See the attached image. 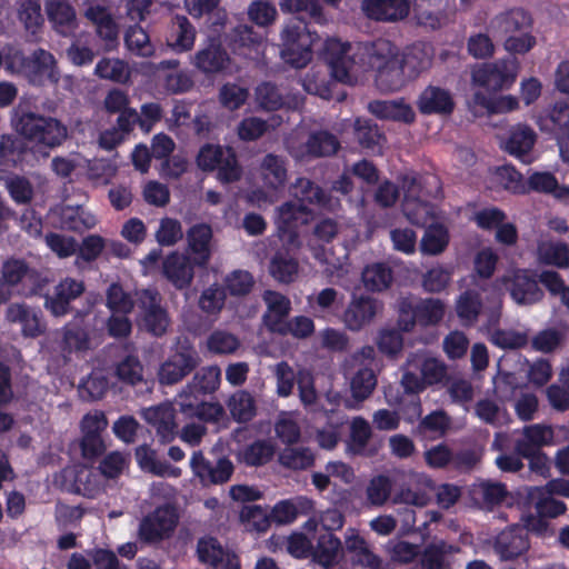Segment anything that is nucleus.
I'll list each match as a JSON object with an SVG mask.
<instances>
[{
    "instance_id": "nucleus-1",
    "label": "nucleus",
    "mask_w": 569,
    "mask_h": 569,
    "mask_svg": "<svg viewBox=\"0 0 569 569\" xmlns=\"http://www.w3.org/2000/svg\"><path fill=\"white\" fill-rule=\"evenodd\" d=\"M365 52L380 91L395 92L405 87L409 79L399 60V49L392 41L378 38L365 44Z\"/></svg>"
},
{
    "instance_id": "nucleus-2",
    "label": "nucleus",
    "mask_w": 569,
    "mask_h": 569,
    "mask_svg": "<svg viewBox=\"0 0 569 569\" xmlns=\"http://www.w3.org/2000/svg\"><path fill=\"white\" fill-rule=\"evenodd\" d=\"M11 123L19 136L47 149L61 146L68 136L60 120L31 111L21 103L12 111Z\"/></svg>"
},
{
    "instance_id": "nucleus-3",
    "label": "nucleus",
    "mask_w": 569,
    "mask_h": 569,
    "mask_svg": "<svg viewBox=\"0 0 569 569\" xmlns=\"http://www.w3.org/2000/svg\"><path fill=\"white\" fill-rule=\"evenodd\" d=\"M532 26V16L523 8L509 9L491 21L493 30L505 38V49L511 54H525L536 46Z\"/></svg>"
},
{
    "instance_id": "nucleus-4",
    "label": "nucleus",
    "mask_w": 569,
    "mask_h": 569,
    "mask_svg": "<svg viewBox=\"0 0 569 569\" xmlns=\"http://www.w3.org/2000/svg\"><path fill=\"white\" fill-rule=\"evenodd\" d=\"M346 549L351 562L362 569H395L393 562L410 563L419 555V547L408 541L397 542L391 550V560H385L375 553L366 539L358 533L346 538Z\"/></svg>"
},
{
    "instance_id": "nucleus-5",
    "label": "nucleus",
    "mask_w": 569,
    "mask_h": 569,
    "mask_svg": "<svg viewBox=\"0 0 569 569\" xmlns=\"http://www.w3.org/2000/svg\"><path fill=\"white\" fill-rule=\"evenodd\" d=\"M319 36L306 21L290 20L281 31V58L295 68H305L312 60V47Z\"/></svg>"
},
{
    "instance_id": "nucleus-6",
    "label": "nucleus",
    "mask_w": 569,
    "mask_h": 569,
    "mask_svg": "<svg viewBox=\"0 0 569 569\" xmlns=\"http://www.w3.org/2000/svg\"><path fill=\"white\" fill-rule=\"evenodd\" d=\"M445 316V305L440 299L427 298L413 302L402 298L399 302L398 323L401 330L411 331L418 323L422 327L439 323Z\"/></svg>"
},
{
    "instance_id": "nucleus-7",
    "label": "nucleus",
    "mask_w": 569,
    "mask_h": 569,
    "mask_svg": "<svg viewBox=\"0 0 569 569\" xmlns=\"http://www.w3.org/2000/svg\"><path fill=\"white\" fill-rule=\"evenodd\" d=\"M178 521L179 516L173 506H159L141 519L138 529L139 540L148 545L167 540L173 535Z\"/></svg>"
},
{
    "instance_id": "nucleus-8",
    "label": "nucleus",
    "mask_w": 569,
    "mask_h": 569,
    "mask_svg": "<svg viewBox=\"0 0 569 569\" xmlns=\"http://www.w3.org/2000/svg\"><path fill=\"white\" fill-rule=\"evenodd\" d=\"M201 358L196 348L189 342L180 343L176 351L161 363L158 378L164 386H172L180 382L200 365Z\"/></svg>"
},
{
    "instance_id": "nucleus-9",
    "label": "nucleus",
    "mask_w": 569,
    "mask_h": 569,
    "mask_svg": "<svg viewBox=\"0 0 569 569\" xmlns=\"http://www.w3.org/2000/svg\"><path fill=\"white\" fill-rule=\"evenodd\" d=\"M136 296L143 328L154 337H162L168 330L170 318L161 305L160 293L156 289H142Z\"/></svg>"
},
{
    "instance_id": "nucleus-10",
    "label": "nucleus",
    "mask_w": 569,
    "mask_h": 569,
    "mask_svg": "<svg viewBox=\"0 0 569 569\" xmlns=\"http://www.w3.org/2000/svg\"><path fill=\"white\" fill-rule=\"evenodd\" d=\"M518 67L512 57L485 63L472 71V81L489 91L507 90L516 81Z\"/></svg>"
},
{
    "instance_id": "nucleus-11",
    "label": "nucleus",
    "mask_w": 569,
    "mask_h": 569,
    "mask_svg": "<svg viewBox=\"0 0 569 569\" xmlns=\"http://www.w3.org/2000/svg\"><path fill=\"white\" fill-rule=\"evenodd\" d=\"M190 468L194 478L204 488L227 483L234 472L233 462L228 457H219L211 461L201 450L193 451Z\"/></svg>"
},
{
    "instance_id": "nucleus-12",
    "label": "nucleus",
    "mask_w": 569,
    "mask_h": 569,
    "mask_svg": "<svg viewBox=\"0 0 569 569\" xmlns=\"http://www.w3.org/2000/svg\"><path fill=\"white\" fill-rule=\"evenodd\" d=\"M350 49V43L336 38L327 39L322 49V59L329 66L332 77L343 83L351 82V71L356 64L355 58L349 54Z\"/></svg>"
},
{
    "instance_id": "nucleus-13",
    "label": "nucleus",
    "mask_w": 569,
    "mask_h": 569,
    "mask_svg": "<svg viewBox=\"0 0 569 569\" xmlns=\"http://www.w3.org/2000/svg\"><path fill=\"white\" fill-rule=\"evenodd\" d=\"M492 548L501 561H513L527 553L530 541L523 528L511 526L495 537Z\"/></svg>"
},
{
    "instance_id": "nucleus-14",
    "label": "nucleus",
    "mask_w": 569,
    "mask_h": 569,
    "mask_svg": "<svg viewBox=\"0 0 569 569\" xmlns=\"http://www.w3.org/2000/svg\"><path fill=\"white\" fill-rule=\"evenodd\" d=\"M194 258L172 251L162 260L163 277L178 290L187 289L194 278Z\"/></svg>"
},
{
    "instance_id": "nucleus-15",
    "label": "nucleus",
    "mask_w": 569,
    "mask_h": 569,
    "mask_svg": "<svg viewBox=\"0 0 569 569\" xmlns=\"http://www.w3.org/2000/svg\"><path fill=\"white\" fill-rule=\"evenodd\" d=\"M341 144L338 137L328 130L312 131L293 157L298 160L328 158L337 154Z\"/></svg>"
},
{
    "instance_id": "nucleus-16",
    "label": "nucleus",
    "mask_w": 569,
    "mask_h": 569,
    "mask_svg": "<svg viewBox=\"0 0 569 569\" xmlns=\"http://www.w3.org/2000/svg\"><path fill=\"white\" fill-rule=\"evenodd\" d=\"M417 108L423 116H450L456 108V102L448 89L429 84L419 94Z\"/></svg>"
},
{
    "instance_id": "nucleus-17",
    "label": "nucleus",
    "mask_w": 569,
    "mask_h": 569,
    "mask_svg": "<svg viewBox=\"0 0 569 569\" xmlns=\"http://www.w3.org/2000/svg\"><path fill=\"white\" fill-rule=\"evenodd\" d=\"M362 11L367 18L378 22H398L410 13L409 0H363Z\"/></svg>"
},
{
    "instance_id": "nucleus-18",
    "label": "nucleus",
    "mask_w": 569,
    "mask_h": 569,
    "mask_svg": "<svg viewBox=\"0 0 569 569\" xmlns=\"http://www.w3.org/2000/svg\"><path fill=\"white\" fill-rule=\"evenodd\" d=\"M197 553L199 561L209 565L212 569H240L238 556L226 551L213 537L199 539Z\"/></svg>"
},
{
    "instance_id": "nucleus-19",
    "label": "nucleus",
    "mask_w": 569,
    "mask_h": 569,
    "mask_svg": "<svg viewBox=\"0 0 569 569\" xmlns=\"http://www.w3.org/2000/svg\"><path fill=\"white\" fill-rule=\"evenodd\" d=\"M555 431L549 425L533 423L525 426L521 438L515 442V452L519 456H532L543 447L553 443Z\"/></svg>"
},
{
    "instance_id": "nucleus-20",
    "label": "nucleus",
    "mask_w": 569,
    "mask_h": 569,
    "mask_svg": "<svg viewBox=\"0 0 569 569\" xmlns=\"http://www.w3.org/2000/svg\"><path fill=\"white\" fill-rule=\"evenodd\" d=\"M213 233L208 223H196L187 231V248L199 268H206L211 258Z\"/></svg>"
},
{
    "instance_id": "nucleus-21",
    "label": "nucleus",
    "mask_w": 569,
    "mask_h": 569,
    "mask_svg": "<svg viewBox=\"0 0 569 569\" xmlns=\"http://www.w3.org/2000/svg\"><path fill=\"white\" fill-rule=\"evenodd\" d=\"M46 12L52 28L61 36L74 33L78 28L76 9L68 0H47Z\"/></svg>"
},
{
    "instance_id": "nucleus-22",
    "label": "nucleus",
    "mask_w": 569,
    "mask_h": 569,
    "mask_svg": "<svg viewBox=\"0 0 569 569\" xmlns=\"http://www.w3.org/2000/svg\"><path fill=\"white\" fill-rule=\"evenodd\" d=\"M230 61L227 50L219 39L210 38L194 57V66L206 74L218 73L226 69Z\"/></svg>"
},
{
    "instance_id": "nucleus-23",
    "label": "nucleus",
    "mask_w": 569,
    "mask_h": 569,
    "mask_svg": "<svg viewBox=\"0 0 569 569\" xmlns=\"http://www.w3.org/2000/svg\"><path fill=\"white\" fill-rule=\"evenodd\" d=\"M511 298L518 305H533L543 298V291L539 287L536 276L527 270H518L509 287Z\"/></svg>"
},
{
    "instance_id": "nucleus-24",
    "label": "nucleus",
    "mask_w": 569,
    "mask_h": 569,
    "mask_svg": "<svg viewBox=\"0 0 569 569\" xmlns=\"http://www.w3.org/2000/svg\"><path fill=\"white\" fill-rule=\"evenodd\" d=\"M196 29L190 20L183 14H174L171 18L167 43L176 52H187L193 48Z\"/></svg>"
},
{
    "instance_id": "nucleus-25",
    "label": "nucleus",
    "mask_w": 569,
    "mask_h": 569,
    "mask_svg": "<svg viewBox=\"0 0 569 569\" xmlns=\"http://www.w3.org/2000/svg\"><path fill=\"white\" fill-rule=\"evenodd\" d=\"M326 423L316 430V441L320 448L332 450L341 439L342 429L347 423V416L336 409L325 410Z\"/></svg>"
},
{
    "instance_id": "nucleus-26",
    "label": "nucleus",
    "mask_w": 569,
    "mask_h": 569,
    "mask_svg": "<svg viewBox=\"0 0 569 569\" xmlns=\"http://www.w3.org/2000/svg\"><path fill=\"white\" fill-rule=\"evenodd\" d=\"M537 124L542 132L549 133L555 139L569 133V102L556 101L552 108L538 118Z\"/></svg>"
},
{
    "instance_id": "nucleus-27",
    "label": "nucleus",
    "mask_w": 569,
    "mask_h": 569,
    "mask_svg": "<svg viewBox=\"0 0 569 569\" xmlns=\"http://www.w3.org/2000/svg\"><path fill=\"white\" fill-rule=\"evenodd\" d=\"M291 194L302 204H312L321 209L331 208V196L312 180L301 177L290 188Z\"/></svg>"
},
{
    "instance_id": "nucleus-28",
    "label": "nucleus",
    "mask_w": 569,
    "mask_h": 569,
    "mask_svg": "<svg viewBox=\"0 0 569 569\" xmlns=\"http://www.w3.org/2000/svg\"><path fill=\"white\" fill-rule=\"evenodd\" d=\"M457 550L445 540L430 542L425 546L422 551L419 550L417 560L409 569H446L448 567L447 556Z\"/></svg>"
},
{
    "instance_id": "nucleus-29",
    "label": "nucleus",
    "mask_w": 569,
    "mask_h": 569,
    "mask_svg": "<svg viewBox=\"0 0 569 569\" xmlns=\"http://www.w3.org/2000/svg\"><path fill=\"white\" fill-rule=\"evenodd\" d=\"M369 111L379 119L412 123L416 113L412 107L400 100H373L369 103Z\"/></svg>"
},
{
    "instance_id": "nucleus-30",
    "label": "nucleus",
    "mask_w": 569,
    "mask_h": 569,
    "mask_svg": "<svg viewBox=\"0 0 569 569\" xmlns=\"http://www.w3.org/2000/svg\"><path fill=\"white\" fill-rule=\"evenodd\" d=\"M376 311L375 299L365 296L353 298L343 313V321L348 329L358 331L372 320Z\"/></svg>"
},
{
    "instance_id": "nucleus-31",
    "label": "nucleus",
    "mask_w": 569,
    "mask_h": 569,
    "mask_svg": "<svg viewBox=\"0 0 569 569\" xmlns=\"http://www.w3.org/2000/svg\"><path fill=\"white\" fill-rule=\"evenodd\" d=\"M355 137L365 151L372 154L381 153L386 137L371 119L358 118L355 121Z\"/></svg>"
},
{
    "instance_id": "nucleus-32",
    "label": "nucleus",
    "mask_w": 569,
    "mask_h": 569,
    "mask_svg": "<svg viewBox=\"0 0 569 569\" xmlns=\"http://www.w3.org/2000/svg\"><path fill=\"white\" fill-rule=\"evenodd\" d=\"M276 446L269 439H256L242 447L239 460L247 467H262L273 460Z\"/></svg>"
},
{
    "instance_id": "nucleus-33",
    "label": "nucleus",
    "mask_w": 569,
    "mask_h": 569,
    "mask_svg": "<svg viewBox=\"0 0 569 569\" xmlns=\"http://www.w3.org/2000/svg\"><path fill=\"white\" fill-rule=\"evenodd\" d=\"M528 500L538 515L548 519L557 518L567 510V506L563 501L556 499L542 487L531 488L528 492Z\"/></svg>"
},
{
    "instance_id": "nucleus-34",
    "label": "nucleus",
    "mask_w": 569,
    "mask_h": 569,
    "mask_svg": "<svg viewBox=\"0 0 569 569\" xmlns=\"http://www.w3.org/2000/svg\"><path fill=\"white\" fill-rule=\"evenodd\" d=\"M278 462L289 470H308L315 466L316 455L309 447L287 446L279 452Z\"/></svg>"
},
{
    "instance_id": "nucleus-35",
    "label": "nucleus",
    "mask_w": 569,
    "mask_h": 569,
    "mask_svg": "<svg viewBox=\"0 0 569 569\" xmlns=\"http://www.w3.org/2000/svg\"><path fill=\"white\" fill-rule=\"evenodd\" d=\"M399 60L409 80L419 77L431 64V56L421 43L408 46Z\"/></svg>"
},
{
    "instance_id": "nucleus-36",
    "label": "nucleus",
    "mask_w": 569,
    "mask_h": 569,
    "mask_svg": "<svg viewBox=\"0 0 569 569\" xmlns=\"http://www.w3.org/2000/svg\"><path fill=\"white\" fill-rule=\"evenodd\" d=\"M7 318L11 322H19L26 337L36 338L44 330L38 312L26 305L10 306L7 310Z\"/></svg>"
},
{
    "instance_id": "nucleus-37",
    "label": "nucleus",
    "mask_w": 569,
    "mask_h": 569,
    "mask_svg": "<svg viewBox=\"0 0 569 569\" xmlns=\"http://www.w3.org/2000/svg\"><path fill=\"white\" fill-rule=\"evenodd\" d=\"M535 131L527 124L512 128L505 142V150L516 158L522 159L532 150L536 142Z\"/></svg>"
},
{
    "instance_id": "nucleus-38",
    "label": "nucleus",
    "mask_w": 569,
    "mask_h": 569,
    "mask_svg": "<svg viewBox=\"0 0 569 569\" xmlns=\"http://www.w3.org/2000/svg\"><path fill=\"white\" fill-rule=\"evenodd\" d=\"M341 550V540L333 532L325 531L318 536L317 545L312 552L313 560L323 567L332 566L337 562Z\"/></svg>"
},
{
    "instance_id": "nucleus-39",
    "label": "nucleus",
    "mask_w": 569,
    "mask_h": 569,
    "mask_svg": "<svg viewBox=\"0 0 569 569\" xmlns=\"http://www.w3.org/2000/svg\"><path fill=\"white\" fill-rule=\"evenodd\" d=\"M482 310L480 293L476 290H466L456 301V313L465 327L473 326Z\"/></svg>"
},
{
    "instance_id": "nucleus-40",
    "label": "nucleus",
    "mask_w": 569,
    "mask_h": 569,
    "mask_svg": "<svg viewBox=\"0 0 569 569\" xmlns=\"http://www.w3.org/2000/svg\"><path fill=\"white\" fill-rule=\"evenodd\" d=\"M227 406L232 419L239 423H247L257 415L256 400L247 390H238L232 393Z\"/></svg>"
},
{
    "instance_id": "nucleus-41",
    "label": "nucleus",
    "mask_w": 569,
    "mask_h": 569,
    "mask_svg": "<svg viewBox=\"0 0 569 569\" xmlns=\"http://www.w3.org/2000/svg\"><path fill=\"white\" fill-rule=\"evenodd\" d=\"M261 176L267 187L278 190L287 181L286 160L277 154L268 153L261 162Z\"/></svg>"
},
{
    "instance_id": "nucleus-42",
    "label": "nucleus",
    "mask_w": 569,
    "mask_h": 569,
    "mask_svg": "<svg viewBox=\"0 0 569 569\" xmlns=\"http://www.w3.org/2000/svg\"><path fill=\"white\" fill-rule=\"evenodd\" d=\"M307 212V209L302 204H296L293 202H284L278 210V217L276 224L280 234H288L290 238L297 236V229L300 223V218Z\"/></svg>"
},
{
    "instance_id": "nucleus-43",
    "label": "nucleus",
    "mask_w": 569,
    "mask_h": 569,
    "mask_svg": "<svg viewBox=\"0 0 569 569\" xmlns=\"http://www.w3.org/2000/svg\"><path fill=\"white\" fill-rule=\"evenodd\" d=\"M393 280L392 269L385 262H376L367 266L362 271V281L370 291H383L391 286Z\"/></svg>"
},
{
    "instance_id": "nucleus-44",
    "label": "nucleus",
    "mask_w": 569,
    "mask_h": 569,
    "mask_svg": "<svg viewBox=\"0 0 569 569\" xmlns=\"http://www.w3.org/2000/svg\"><path fill=\"white\" fill-rule=\"evenodd\" d=\"M226 299L224 287L212 283L202 290L198 299V307L208 318H217L226 305Z\"/></svg>"
},
{
    "instance_id": "nucleus-45",
    "label": "nucleus",
    "mask_w": 569,
    "mask_h": 569,
    "mask_svg": "<svg viewBox=\"0 0 569 569\" xmlns=\"http://www.w3.org/2000/svg\"><path fill=\"white\" fill-rule=\"evenodd\" d=\"M425 228L426 231L420 242L421 251L432 256L445 251L449 243L448 229L439 222H432Z\"/></svg>"
},
{
    "instance_id": "nucleus-46",
    "label": "nucleus",
    "mask_w": 569,
    "mask_h": 569,
    "mask_svg": "<svg viewBox=\"0 0 569 569\" xmlns=\"http://www.w3.org/2000/svg\"><path fill=\"white\" fill-rule=\"evenodd\" d=\"M89 333L82 325L69 322L63 327L60 342L63 352L84 351L89 349Z\"/></svg>"
},
{
    "instance_id": "nucleus-47",
    "label": "nucleus",
    "mask_w": 569,
    "mask_h": 569,
    "mask_svg": "<svg viewBox=\"0 0 569 569\" xmlns=\"http://www.w3.org/2000/svg\"><path fill=\"white\" fill-rule=\"evenodd\" d=\"M31 70L33 73V81L38 78L39 82H42V79L46 78L51 83H58L60 76L56 70V60L52 53L38 49L33 53V58L31 60Z\"/></svg>"
},
{
    "instance_id": "nucleus-48",
    "label": "nucleus",
    "mask_w": 569,
    "mask_h": 569,
    "mask_svg": "<svg viewBox=\"0 0 569 569\" xmlns=\"http://www.w3.org/2000/svg\"><path fill=\"white\" fill-rule=\"evenodd\" d=\"M402 210L409 222L415 226L425 228L433 222V207L428 201L419 198L403 200Z\"/></svg>"
},
{
    "instance_id": "nucleus-49",
    "label": "nucleus",
    "mask_w": 569,
    "mask_h": 569,
    "mask_svg": "<svg viewBox=\"0 0 569 569\" xmlns=\"http://www.w3.org/2000/svg\"><path fill=\"white\" fill-rule=\"evenodd\" d=\"M221 371L217 366L203 367L198 370L188 385L191 393H212L220 385Z\"/></svg>"
},
{
    "instance_id": "nucleus-50",
    "label": "nucleus",
    "mask_w": 569,
    "mask_h": 569,
    "mask_svg": "<svg viewBox=\"0 0 569 569\" xmlns=\"http://www.w3.org/2000/svg\"><path fill=\"white\" fill-rule=\"evenodd\" d=\"M149 420L154 425L157 436L162 443H169L174 439L177 423L174 421V413L170 408H156Z\"/></svg>"
},
{
    "instance_id": "nucleus-51",
    "label": "nucleus",
    "mask_w": 569,
    "mask_h": 569,
    "mask_svg": "<svg viewBox=\"0 0 569 569\" xmlns=\"http://www.w3.org/2000/svg\"><path fill=\"white\" fill-rule=\"evenodd\" d=\"M94 74L117 83H126L130 78L127 63L120 59L102 58L94 68Z\"/></svg>"
},
{
    "instance_id": "nucleus-52",
    "label": "nucleus",
    "mask_w": 569,
    "mask_h": 569,
    "mask_svg": "<svg viewBox=\"0 0 569 569\" xmlns=\"http://www.w3.org/2000/svg\"><path fill=\"white\" fill-rule=\"evenodd\" d=\"M371 435L372 431L369 422L361 417L355 418L350 425V436L347 441L348 451L353 455H362Z\"/></svg>"
},
{
    "instance_id": "nucleus-53",
    "label": "nucleus",
    "mask_w": 569,
    "mask_h": 569,
    "mask_svg": "<svg viewBox=\"0 0 569 569\" xmlns=\"http://www.w3.org/2000/svg\"><path fill=\"white\" fill-rule=\"evenodd\" d=\"M117 378L129 386H136L143 380V366L137 355H127L116 367Z\"/></svg>"
},
{
    "instance_id": "nucleus-54",
    "label": "nucleus",
    "mask_w": 569,
    "mask_h": 569,
    "mask_svg": "<svg viewBox=\"0 0 569 569\" xmlns=\"http://www.w3.org/2000/svg\"><path fill=\"white\" fill-rule=\"evenodd\" d=\"M124 43L128 50L136 56L150 57L154 51L149 34L138 24L128 28L124 34Z\"/></svg>"
},
{
    "instance_id": "nucleus-55",
    "label": "nucleus",
    "mask_w": 569,
    "mask_h": 569,
    "mask_svg": "<svg viewBox=\"0 0 569 569\" xmlns=\"http://www.w3.org/2000/svg\"><path fill=\"white\" fill-rule=\"evenodd\" d=\"M279 6L284 13L303 12L317 23L326 21L319 0H280Z\"/></svg>"
},
{
    "instance_id": "nucleus-56",
    "label": "nucleus",
    "mask_w": 569,
    "mask_h": 569,
    "mask_svg": "<svg viewBox=\"0 0 569 569\" xmlns=\"http://www.w3.org/2000/svg\"><path fill=\"white\" fill-rule=\"evenodd\" d=\"M539 260L546 266L567 268L569 266V249L566 243H543L538 248Z\"/></svg>"
},
{
    "instance_id": "nucleus-57",
    "label": "nucleus",
    "mask_w": 569,
    "mask_h": 569,
    "mask_svg": "<svg viewBox=\"0 0 569 569\" xmlns=\"http://www.w3.org/2000/svg\"><path fill=\"white\" fill-rule=\"evenodd\" d=\"M298 268V262L293 258L278 252L270 261L269 271L277 281L290 283L297 276Z\"/></svg>"
},
{
    "instance_id": "nucleus-58",
    "label": "nucleus",
    "mask_w": 569,
    "mask_h": 569,
    "mask_svg": "<svg viewBox=\"0 0 569 569\" xmlns=\"http://www.w3.org/2000/svg\"><path fill=\"white\" fill-rule=\"evenodd\" d=\"M136 301L126 292L119 282H113L107 290V307L113 313L128 315L134 308Z\"/></svg>"
},
{
    "instance_id": "nucleus-59",
    "label": "nucleus",
    "mask_w": 569,
    "mask_h": 569,
    "mask_svg": "<svg viewBox=\"0 0 569 569\" xmlns=\"http://www.w3.org/2000/svg\"><path fill=\"white\" fill-rule=\"evenodd\" d=\"M254 286L253 276L247 270H233L224 278V289L232 297L249 295Z\"/></svg>"
},
{
    "instance_id": "nucleus-60",
    "label": "nucleus",
    "mask_w": 569,
    "mask_h": 569,
    "mask_svg": "<svg viewBox=\"0 0 569 569\" xmlns=\"http://www.w3.org/2000/svg\"><path fill=\"white\" fill-rule=\"evenodd\" d=\"M377 386V377L375 371L370 368L359 369L351 379V393L352 397L362 401L370 397Z\"/></svg>"
},
{
    "instance_id": "nucleus-61",
    "label": "nucleus",
    "mask_w": 569,
    "mask_h": 569,
    "mask_svg": "<svg viewBox=\"0 0 569 569\" xmlns=\"http://www.w3.org/2000/svg\"><path fill=\"white\" fill-rule=\"evenodd\" d=\"M274 433L286 447L297 445L301 439V428L299 423L288 413L280 415L276 420Z\"/></svg>"
},
{
    "instance_id": "nucleus-62",
    "label": "nucleus",
    "mask_w": 569,
    "mask_h": 569,
    "mask_svg": "<svg viewBox=\"0 0 569 569\" xmlns=\"http://www.w3.org/2000/svg\"><path fill=\"white\" fill-rule=\"evenodd\" d=\"M207 347L211 353L230 355L238 350L240 341L230 332L216 330L208 337Z\"/></svg>"
},
{
    "instance_id": "nucleus-63",
    "label": "nucleus",
    "mask_w": 569,
    "mask_h": 569,
    "mask_svg": "<svg viewBox=\"0 0 569 569\" xmlns=\"http://www.w3.org/2000/svg\"><path fill=\"white\" fill-rule=\"evenodd\" d=\"M109 387L108 380L102 375L91 373L82 379L79 385V395L86 401L101 399Z\"/></svg>"
},
{
    "instance_id": "nucleus-64",
    "label": "nucleus",
    "mask_w": 569,
    "mask_h": 569,
    "mask_svg": "<svg viewBox=\"0 0 569 569\" xmlns=\"http://www.w3.org/2000/svg\"><path fill=\"white\" fill-rule=\"evenodd\" d=\"M183 238L181 222L173 218H162L156 231V240L160 246L171 247Z\"/></svg>"
}]
</instances>
